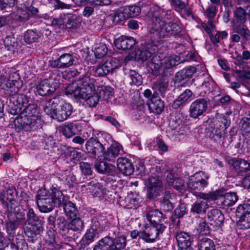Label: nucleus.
<instances>
[{
    "mask_svg": "<svg viewBox=\"0 0 250 250\" xmlns=\"http://www.w3.org/2000/svg\"><path fill=\"white\" fill-rule=\"evenodd\" d=\"M148 15L152 21V27L150 32L152 35L150 37V40L142 41L138 53L139 59L142 61H146L157 51L156 42L171 36L179 37L182 36V27L176 22L169 21L170 15L168 11L152 5Z\"/></svg>",
    "mask_w": 250,
    "mask_h": 250,
    "instance_id": "nucleus-1",
    "label": "nucleus"
},
{
    "mask_svg": "<svg viewBox=\"0 0 250 250\" xmlns=\"http://www.w3.org/2000/svg\"><path fill=\"white\" fill-rule=\"evenodd\" d=\"M95 80L89 74L79 78L76 85L68 86L65 91L67 95H71L77 99H84L89 107H95L99 101V96L95 91Z\"/></svg>",
    "mask_w": 250,
    "mask_h": 250,
    "instance_id": "nucleus-2",
    "label": "nucleus"
},
{
    "mask_svg": "<svg viewBox=\"0 0 250 250\" xmlns=\"http://www.w3.org/2000/svg\"><path fill=\"white\" fill-rule=\"evenodd\" d=\"M14 121L16 130L29 131L40 126L42 121L35 104H29L18 114Z\"/></svg>",
    "mask_w": 250,
    "mask_h": 250,
    "instance_id": "nucleus-3",
    "label": "nucleus"
},
{
    "mask_svg": "<svg viewBox=\"0 0 250 250\" xmlns=\"http://www.w3.org/2000/svg\"><path fill=\"white\" fill-rule=\"evenodd\" d=\"M39 210L42 213H49L56 207H60L64 200L62 192L53 188L50 192L45 188L38 191L36 197Z\"/></svg>",
    "mask_w": 250,
    "mask_h": 250,
    "instance_id": "nucleus-4",
    "label": "nucleus"
},
{
    "mask_svg": "<svg viewBox=\"0 0 250 250\" xmlns=\"http://www.w3.org/2000/svg\"><path fill=\"white\" fill-rule=\"evenodd\" d=\"M5 213L8 218L5 226L8 234L14 232L20 225L24 224L25 213L19 206H9L5 208Z\"/></svg>",
    "mask_w": 250,
    "mask_h": 250,
    "instance_id": "nucleus-5",
    "label": "nucleus"
},
{
    "mask_svg": "<svg viewBox=\"0 0 250 250\" xmlns=\"http://www.w3.org/2000/svg\"><path fill=\"white\" fill-rule=\"evenodd\" d=\"M126 243V237L123 234L115 238L108 235L100 240L93 250H123Z\"/></svg>",
    "mask_w": 250,
    "mask_h": 250,
    "instance_id": "nucleus-6",
    "label": "nucleus"
},
{
    "mask_svg": "<svg viewBox=\"0 0 250 250\" xmlns=\"http://www.w3.org/2000/svg\"><path fill=\"white\" fill-rule=\"evenodd\" d=\"M29 102L28 97L23 94L16 93L10 95L6 99L9 112L12 115H17L26 107Z\"/></svg>",
    "mask_w": 250,
    "mask_h": 250,
    "instance_id": "nucleus-7",
    "label": "nucleus"
},
{
    "mask_svg": "<svg viewBox=\"0 0 250 250\" xmlns=\"http://www.w3.org/2000/svg\"><path fill=\"white\" fill-rule=\"evenodd\" d=\"M105 145L97 137H91L85 143V152L90 158L98 159L103 156Z\"/></svg>",
    "mask_w": 250,
    "mask_h": 250,
    "instance_id": "nucleus-8",
    "label": "nucleus"
},
{
    "mask_svg": "<svg viewBox=\"0 0 250 250\" xmlns=\"http://www.w3.org/2000/svg\"><path fill=\"white\" fill-rule=\"evenodd\" d=\"M208 173L202 171L196 172L189 177L187 185L191 190L202 191L208 186Z\"/></svg>",
    "mask_w": 250,
    "mask_h": 250,
    "instance_id": "nucleus-9",
    "label": "nucleus"
},
{
    "mask_svg": "<svg viewBox=\"0 0 250 250\" xmlns=\"http://www.w3.org/2000/svg\"><path fill=\"white\" fill-rule=\"evenodd\" d=\"M235 214L239 218L238 225L240 229H250V204L239 205L237 207Z\"/></svg>",
    "mask_w": 250,
    "mask_h": 250,
    "instance_id": "nucleus-10",
    "label": "nucleus"
},
{
    "mask_svg": "<svg viewBox=\"0 0 250 250\" xmlns=\"http://www.w3.org/2000/svg\"><path fill=\"white\" fill-rule=\"evenodd\" d=\"M166 228V227L164 224L146 227L142 230L141 239L146 243H153L155 241L158 236L164 232Z\"/></svg>",
    "mask_w": 250,
    "mask_h": 250,
    "instance_id": "nucleus-11",
    "label": "nucleus"
},
{
    "mask_svg": "<svg viewBox=\"0 0 250 250\" xmlns=\"http://www.w3.org/2000/svg\"><path fill=\"white\" fill-rule=\"evenodd\" d=\"M119 66V62L116 59H110L104 63H100L97 66L94 71V75L97 77L104 76L112 73Z\"/></svg>",
    "mask_w": 250,
    "mask_h": 250,
    "instance_id": "nucleus-12",
    "label": "nucleus"
},
{
    "mask_svg": "<svg viewBox=\"0 0 250 250\" xmlns=\"http://www.w3.org/2000/svg\"><path fill=\"white\" fill-rule=\"evenodd\" d=\"M147 188V196L149 199L160 194L163 190V183L158 177H150L146 181Z\"/></svg>",
    "mask_w": 250,
    "mask_h": 250,
    "instance_id": "nucleus-13",
    "label": "nucleus"
},
{
    "mask_svg": "<svg viewBox=\"0 0 250 250\" xmlns=\"http://www.w3.org/2000/svg\"><path fill=\"white\" fill-rule=\"evenodd\" d=\"M58 106L51 119L56 120L58 122H63L67 120L72 114L73 108L70 104L64 102L62 99V103Z\"/></svg>",
    "mask_w": 250,
    "mask_h": 250,
    "instance_id": "nucleus-14",
    "label": "nucleus"
},
{
    "mask_svg": "<svg viewBox=\"0 0 250 250\" xmlns=\"http://www.w3.org/2000/svg\"><path fill=\"white\" fill-rule=\"evenodd\" d=\"M61 103L62 99L58 96L52 99H43L40 105L42 107L43 110L46 114L52 118L54 112L57 110V107Z\"/></svg>",
    "mask_w": 250,
    "mask_h": 250,
    "instance_id": "nucleus-15",
    "label": "nucleus"
},
{
    "mask_svg": "<svg viewBox=\"0 0 250 250\" xmlns=\"http://www.w3.org/2000/svg\"><path fill=\"white\" fill-rule=\"evenodd\" d=\"M208 107L206 99L200 98L192 102L189 107V114L191 117L196 119L206 112Z\"/></svg>",
    "mask_w": 250,
    "mask_h": 250,
    "instance_id": "nucleus-16",
    "label": "nucleus"
},
{
    "mask_svg": "<svg viewBox=\"0 0 250 250\" xmlns=\"http://www.w3.org/2000/svg\"><path fill=\"white\" fill-rule=\"evenodd\" d=\"M178 249L177 250H193L191 243L193 241V237L189 233L180 231L176 235Z\"/></svg>",
    "mask_w": 250,
    "mask_h": 250,
    "instance_id": "nucleus-17",
    "label": "nucleus"
},
{
    "mask_svg": "<svg viewBox=\"0 0 250 250\" xmlns=\"http://www.w3.org/2000/svg\"><path fill=\"white\" fill-rule=\"evenodd\" d=\"M75 61L72 54L65 53L60 56L57 59L50 62V66L53 68H65L72 65Z\"/></svg>",
    "mask_w": 250,
    "mask_h": 250,
    "instance_id": "nucleus-18",
    "label": "nucleus"
},
{
    "mask_svg": "<svg viewBox=\"0 0 250 250\" xmlns=\"http://www.w3.org/2000/svg\"><path fill=\"white\" fill-rule=\"evenodd\" d=\"M148 71L152 75L157 76L165 72L163 64L159 56H154L146 64Z\"/></svg>",
    "mask_w": 250,
    "mask_h": 250,
    "instance_id": "nucleus-19",
    "label": "nucleus"
},
{
    "mask_svg": "<svg viewBox=\"0 0 250 250\" xmlns=\"http://www.w3.org/2000/svg\"><path fill=\"white\" fill-rule=\"evenodd\" d=\"M16 196L17 191L13 188H7L0 194V199L5 208H8L12 205V206H18V203L15 200Z\"/></svg>",
    "mask_w": 250,
    "mask_h": 250,
    "instance_id": "nucleus-20",
    "label": "nucleus"
},
{
    "mask_svg": "<svg viewBox=\"0 0 250 250\" xmlns=\"http://www.w3.org/2000/svg\"><path fill=\"white\" fill-rule=\"evenodd\" d=\"M207 218L210 225L213 227H220L224 223V216L221 211L217 209H212L208 211Z\"/></svg>",
    "mask_w": 250,
    "mask_h": 250,
    "instance_id": "nucleus-21",
    "label": "nucleus"
},
{
    "mask_svg": "<svg viewBox=\"0 0 250 250\" xmlns=\"http://www.w3.org/2000/svg\"><path fill=\"white\" fill-rule=\"evenodd\" d=\"M15 8L16 10L13 9L9 15L7 16L8 17V21L10 19H12L16 21L25 22L31 18V14L26 9L16 8V7Z\"/></svg>",
    "mask_w": 250,
    "mask_h": 250,
    "instance_id": "nucleus-22",
    "label": "nucleus"
},
{
    "mask_svg": "<svg viewBox=\"0 0 250 250\" xmlns=\"http://www.w3.org/2000/svg\"><path fill=\"white\" fill-rule=\"evenodd\" d=\"M116 47L119 50L131 49L136 43L135 40L132 37L122 36L114 42Z\"/></svg>",
    "mask_w": 250,
    "mask_h": 250,
    "instance_id": "nucleus-23",
    "label": "nucleus"
},
{
    "mask_svg": "<svg viewBox=\"0 0 250 250\" xmlns=\"http://www.w3.org/2000/svg\"><path fill=\"white\" fill-rule=\"evenodd\" d=\"M117 164L118 169L124 175H130L134 171V166L128 158H119Z\"/></svg>",
    "mask_w": 250,
    "mask_h": 250,
    "instance_id": "nucleus-24",
    "label": "nucleus"
},
{
    "mask_svg": "<svg viewBox=\"0 0 250 250\" xmlns=\"http://www.w3.org/2000/svg\"><path fill=\"white\" fill-rule=\"evenodd\" d=\"M232 165L237 176L242 175L250 171V161L243 159H237L233 161Z\"/></svg>",
    "mask_w": 250,
    "mask_h": 250,
    "instance_id": "nucleus-25",
    "label": "nucleus"
},
{
    "mask_svg": "<svg viewBox=\"0 0 250 250\" xmlns=\"http://www.w3.org/2000/svg\"><path fill=\"white\" fill-rule=\"evenodd\" d=\"M55 90V87L50 85L47 80L42 81L36 86V93L42 96H49Z\"/></svg>",
    "mask_w": 250,
    "mask_h": 250,
    "instance_id": "nucleus-26",
    "label": "nucleus"
},
{
    "mask_svg": "<svg viewBox=\"0 0 250 250\" xmlns=\"http://www.w3.org/2000/svg\"><path fill=\"white\" fill-rule=\"evenodd\" d=\"M147 104L150 111L156 114H160L164 109V102L155 94H153L152 97L148 101Z\"/></svg>",
    "mask_w": 250,
    "mask_h": 250,
    "instance_id": "nucleus-27",
    "label": "nucleus"
},
{
    "mask_svg": "<svg viewBox=\"0 0 250 250\" xmlns=\"http://www.w3.org/2000/svg\"><path fill=\"white\" fill-rule=\"evenodd\" d=\"M26 218H25V225L29 226L39 227L41 223L40 217L35 213L34 210L31 208H28L26 213Z\"/></svg>",
    "mask_w": 250,
    "mask_h": 250,
    "instance_id": "nucleus-28",
    "label": "nucleus"
},
{
    "mask_svg": "<svg viewBox=\"0 0 250 250\" xmlns=\"http://www.w3.org/2000/svg\"><path fill=\"white\" fill-rule=\"evenodd\" d=\"M223 131V127L220 128L212 123L207 129V134L210 140L217 142L222 137Z\"/></svg>",
    "mask_w": 250,
    "mask_h": 250,
    "instance_id": "nucleus-29",
    "label": "nucleus"
},
{
    "mask_svg": "<svg viewBox=\"0 0 250 250\" xmlns=\"http://www.w3.org/2000/svg\"><path fill=\"white\" fill-rule=\"evenodd\" d=\"M172 193L169 191H166L163 194L162 199L160 201V208L165 212L171 211L174 208L173 204L172 203Z\"/></svg>",
    "mask_w": 250,
    "mask_h": 250,
    "instance_id": "nucleus-30",
    "label": "nucleus"
},
{
    "mask_svg": "<svg viewBox=\"0 0 250 250\" xmlns=\"http://www.w3.org/2000/svg\"><path fill=\"white\" fill-rule=\"evenodd\" d=\"M208 208L209 205L206 201L199 200L191 205L190 211L193 215H203Z\"/></svg>",
    "mask_w": 250,
    "mask_h": 250,
    "instance_id": "nucleus-31",
    "label": "nucleus"
},
{
    "mask_svg": "<svg viewBox=\"0 0 250 250\" xmlns=\"http://www.w3.org/2000/svg\"><path fill=\"white\" fill-rule=\"evenodd\" d=\"M233 30L245 39L250 37V31L245 24V22L233 21Z\"/></svg>",
    "mask_w": 250,
    "mask_h": 250,
    "instance_id": "nucleus-32",
    "label": "nucleus"
},
{
    "mask_svg": "<svg viewBox=\"0 0 250 250\" xmlns=\"http://www.w3.org/2000/svg\"><path fill=\"white\" fill-rule=\"evenodd\" d=\"M196 68L193 66L186 67L176 74V80L180 82L183 81H187L192 77L196 72Z\"/></svg>",
    "mask_w": 250,
    "mask_h": 250,
    "instance_id": "nucleus-33",
    "label": "nucleus"
},
{
    "mask_svg": "<svg viewBox=\"0 0 250 250\" xmlns=\"http://www.w3.org/2000/svg\"><path fill=\"white\" fill-rule=\"evenodd\" d=\"M192 95V92L190 90L188 89H185L174 101L172 105V108L177 109L181 106H183Z\"/></svg>",
    "mask_w": 250,
    "mask_h": 250,
    "instance_id": "nucleus-34",
    "label": "nucleus"
},
{
    "mask_svg": "<svg viewBox=\"0 0 250 250\" xmlns=\"http://www.w3.org/2000/svg\"><path fill=\"white\" fill-rule=\"evenodd\" d=\"M95 168L96 171L100 174L112 173L117 171L115 166L104 161L96 163L95 165Z\"/></svg>",
    "mask_w": 250,
    "mask_h": 250,
    "instance_id": "nucleus-35",
    "label": "nucleus"
},
{
    "mask_svg": "<svg viewBox=\"0 0 250 250\" xmlns=\"http://www.w3.org/2000/svg\"><path fill=\"white\" fill-rule=\"evenodd\" d=\"M238 199V197L235 192H224L220 204L224 208L230 207L235 204Z\"/></svg>",
    "mask_w": 250,
    "mask_h": 250,
    "instance_id": "nucleus-36",
    "label": "nucleus"
},
{
    "mask_svg": "<svg viewBox=\"0 0 250 250\" xmlns=\"http://www.w3.org/2000/svg\"><path fill=\"white\" fill-rule=\"evenodd\" d=\"M120 147L116 144H113L107 148L106 151L103 152V156L104 160L108 161H114L119 155Z\"/></svg>",
    "mask_w": 250,
    "mask_h": 250,
    "instance_id": "nucleus-37",
    "label": "nucleus"
},
{
    "mask_svg": "<svg viewBox=\"0 0 250 250\" xmlns=\"http://www.w3.org/2000/svg\"><path fill=\"white\" fill-rule=\"evenodd\" d=\"M196 247L197 248L198 250H215L213 241L207 237L199 239Z\"/></svg>",
    "mask_w": 250,
    "mask_h": 250,
    "instance_id": "nucleus-38",
    "label": "nucleus"
},
{
    "mask_svg": "<svg viewBox=\"0 0 250 250\" xmlns=\"http://www.w3.org/2000/svg\"><path fill=\"white\" fill-rule=\"evenodd\" d=\"M64 212L67 216L70 218L75 217L77 215L78 211L75 205L70 201H65L62 203Z\"/></svg>",
    "mask_w": 250,
    "mask_h": 250,
    "instance_id": "nucleus-39",
    "label": "nucleus"
},
{
    "mask_svg": "<svg viewBox=\"0 0 250 250\" xmlns=\"http://www.w3.org/2000/svg\"><path fill=\"white\" fill-rule=\"evenodd\" d=\"M162 213L158 209H152L146 213V217L151 225H157L161 224L159 222L162 218Z\"/></svg>",
    "mask_w": 250,
    "mask_h": 250,
    "instance_id": "nucleus-40",
    "label": "nucleus"
},
{
    "mask_svg": "<svg viewBox=\"0 0 250 250\" xmlns=\"http://www.w3.org/2000/svg\"><path fill=\"white\" fill-rule=\"evenodd\" d=\"M212 123L214 125L220 128L223 127V130H226L230 124V119L229 116L221 114L213 119Z\"/></svg>",
    "mask_w": 250,
    "mask_h": 250,
    "instance_id": "nucleus-41",
    "label": "nucleus"
},
{
    "mask_svg": "<svg viewBox=\"0 0 250 250\" xmlns=\"http://www.w3.org/2000/svg\"><path fill=\"white\" fill-rule=\"evenodd\" d=\"M153 88L155 90L154 94L157 96L160 94L162 97L164 98L168 88V83L162 80L157 81L154 83Z\"/></svg>",
    "mask_w": 250,
    "mask_h": 250,
    "instance_id": "nucleus-42",
    "label": "nucleus"
},
{
    "mask_svg": "<svg viewBox=\"0 0 250 250\" xmlns=\"http://www.w3.org/2000/svg\"><path fill=\"white\" fill-rule=\"evenodd\" d=\"M125 74L128 75L130 83L137 86L140 85L143 83V78L138 72L133 70H125Z\"/></svg>",
    "mask_w": 250,
    "mask_h": 250,
    "instance_id": "nucleus-43",
    "label": "nucleus"
},
{
    "mask_svg": "<svg viewBox=\"0 0 250 250\" xmlns=\"http://www.w3.org/2000/svg\"><path fill=\"white\" fill-rule=\"evenodd\" d=\"M180 57L178 56H169L161 59L165 70L170 69L180 63Z\"/></svg>",
    "mask_w": 250,
    "mask_h": 250,
    "instance_id": "nucleus-44",
    "label": "nucleus"
},
{
    "mask_svg": "<svg viewBox=\"0 0 250 250\" xmlns=\"http://www.w3.org/2000/svg\"><path fill=\"white\" fill-rule=\"evenodd\" d=\"M78 124L70 123L64 126L62 129L63 134L67 138H70L77 134L79 131Z\"/></svg>",
    "mask_w": 250,
    "mask_h": 250,
    "instance_id": "nucleus-45",
    "label": "nucleus"
},
{
    "mask_svg": "<svg viewBox=\"0 0 250 250\" xmlns=\"http://www.w3.org/2000/svg\"><path fill=\"white\" fill-rule=\"evenodd\" d=\"M91 224L89 229L99 234L104 229L103 221L98 218L94 217L91 219Z\"/></svg>",
    "mask_w": 250,
    "mask_h": 250,
    "instance_id": "nucleus-46",
    "label": "nucleus"
},
{
    "mask_svg": "<svg viewBox=\"0 0 250 250\" xmlns=\"http://www.w3.org/2000/svg\"><path fill=\"white\" fill-rule=\"evenodd\" d=\"M15 5V0H0V11L10 12L13 11Z\"/></svg>",
    "mask_w": 250,
    "mask_h": 250,
    "instance_id": "nucleus-47",
    "label": "nucleus"
},
{
    "mask_svg": "<svg viewBox=\"0 0 250 250\" xmlns=\"http://www.w3.org/2000/svg\"><path fill=\"white\" fill-rule=\"evenodd\" d=\"M4 44L7 50L14 53L18 45L17 39L12 37H7L4 39Z\"/></svg>",
    "mask_w": 250,
    "mask_h": 250,
    "instance_id": "nucleus-48",
    "label": "nucleus"
},
{
    "mask_svg": "<svg viewBox=\"0 0 250 250\" xmlns=\"http://www.w3.org/2000/svg\"><path fill=\"white\" fill-rule=\"evenodd\" d=\"M75 231L68 224L62 227L60 233L65 238L74 239Z\"/></svg>",
    "mask_w": 250,
    "mask_h": 250,
    "instance_id": "nucleus-49",
    "label": "nucleus"
},
{
    "mask_svg": "<svg viewBox=\"0 0 250 250\" xmlns=\"http://www.w3.org/2000/svg\"><path fill=\"white\" fill-rule=\"evenodd\" d=\"M98 90L99 98L103 100L107 101L113 96L112 89L110 87H102Z\"/></svg>",
    "mask_w": 250,
    "mask_h": 250,
    "instance_id": "nucleus-50",
    "label": "nucleus"
},
{
    "mask_svg": "<svg viewBox=\"0 0 250 250\" xmlns=\"http://www.w3.org/2000/svg\"><path fill=\"white\" fill-rule=\"evenodd\" d=\"M68 225L76 232H80L84 228V223L80 218H75L70 222H68Z\"/></svg>",
    "mask_w": 250,
    "mask_h": 250,
    "instance_id": "nucleus-51",
    "label": "nucleus"
},
{
    "mask_svg": "<svg viewBox=\"0 0 250 250\" xmlns=\"http://www.w3.org/2000/svg\"><path fill=\"white\" fill-rule=\"evenodd\" d=\"M107 47L104 43H99L95 47L94 52L96 58L100 59L104 57L107 53Z\"/></svg>",
    "mask_w": 250,
    "mask_h": 250,
    "instance_id": "nucleus-52",
    "label": "nucleus"
},
{
    "mask_svg": "<svg viewBox=\"0 0 250 250\" xmlns=\"http://www.w3.org/2000/svg\"><path fill=\"white\" fill-rule=\"evenodd\" d=\"M39 231L40 227L26 226L24 228L25 235L29 238L27 240L35 239L34 238L36 236L37 234L39 233Z\"/></svg>",
    "mask_w": 250,
    "mask_h": 250,
    "instance_id": "nucleus-53",
    "label": "nucleus"
},
{
    "mask_svg": "<svg viewBox=\"0 0 250 250\" xmlns=\"http://www.w3.org/2000/svg\"><path fill=\"white\" fill-rule=\"evenodd\" d=\"M137 195L136 194L135 196L134 197L133 192L130 191L128 193L127 196L125 197V200L128 203L126 204L127 208H136L138 206V199L137 198Z\"/></svg>",
    "mask_w": 250,
    "mask_h": 250,
    "instance_id": "nucleus-54",
    "label": "nucleus"
},
{
    "mask_svg": "<svg viewBox=\"0 0 250 250\" xmlns=\"http://www.w3.org/2000/svg\"><path fill=\"white\" fill-rule=\"evenodd\" d=\"M24 41L28 43L35 42L39 38L38 34L32 30H28L24 33Z\"/></svg>",
    "mask_w": 250,
    "mask_h": 250,
    "instance_id": "nucleus-55",
    "label": "nucleus"
},
{
    "mask_svg": "<svg viewBox=\"0 0 250 250\" xmlns=\"http://www.w3.org/2000/svg\"><path fill=\"white\" fill-rule=\"evenodd\" d=\"M202 88L204 90V93L212 92L216 88V83L210 78L207 81H204L201 85Z\"/></svg>",
    "mask_w": 250,
    "mask_h": 250,
    "instance_id": "nucleus-56",
    "label": "nucleus"
},
{
    "mask_svg": "<svg viewBox=\"0 0 250 250\" xmlns=\"http://www.w3.org/2000/svg\"><path fill=\"white\" fill-rule=\"evenodd\" d=\"M127 17H135L139 15L141 12L140 7L136 5H130L125 9Z\"/></svg>",
    "mask_w": 250,
    "mask_h": 250,
    "instance_id": "nucleus-57",
    "label": "nucleus"
},
{
    "mask_svg": "<svg viewBox=\"0 0 250 250\" xmlns=\"http://www.w3.org/2000/svg\"><path fill=\"white\" fill-rule=\"evenodd\" d=\"M235 73L237 75L242 85H244V83L246 82L247 80H250V71L236 70Z\"/></svg>",
    "mask_w": 250,
    "mask_h": 250,
    "instance_id": "nucleus-58",
    "label": "nucleus"
},
{
    "mask_svg": "<svg viewBox=\"0 0 250 250\" xmlns=\"http://www.w3.org/2000/svg\"><path fill=\"white\" fill-rule=\"evenodd\" d=\"M90 191L94 197H101L103 195V186L99 183L94 184L89 188Z\"/></svg>",
    "mask_w": 250,
    "mask_h": 250,
    "instance_id": "nucleus-59",
    "label": "nucleus"
},
{
    "mask_svg": "<svg viewBox=\"0 0 250 250\" xmlns=\"http://www.w3.org/2000/svg\"><path fill=\"white\" fill-rule=\"evenodd\" d=\"M246 12L241 7H239L236 9L234 13V17L235 19L234 21H239V22H245L246 21Z\"/></svg>",
    "mask_w": 250,
    "mask_h": 250,
    "instance_id": "nucleus-60",
    "label": "nucleus"
},
{
    "mask_svg": "<svg viewBox=\"0 0 250 250\" xmlns=\"http://www.w3.org/2000/svg\"><path fill=\"white\" fill-rule=\"evenodd\" d=\"M66 20H67V14H61L58 18H54L51 21L52 25L58 26L61 27L62 26L63 28L65 27V23L66 22Z\"/></svg>",
    "mask_w": 250,
    "mask_h": 250,
    "instance_id": "nucleus-61",
    "label": "nucleus"
},
{
    "mask_svg": "<svg viewBox=\"0 0 250 250\" xmlns=\"http://www.w3.org/2000/svg\"><path fill=\"white\" fill-rule=\"evenodd\" d=\"M99 237V234L97 233L88 229L84 235L83 239L89 244L93 242L96 238Z\"/></svg>",
    "mask_w": 250,
    "mask_h": 250,
    "instance_id": "nucleus-62",
    "label": "nucleus"
},
{
    "mask_svg": "<svg viewBox=\"0 0 250 250\" xmlns=\"http://www.w3.org/2000/svg\"><path fill=\"white\" fill-rule=\"evenodd\" d=\"M112 21L115 23H118L123 21L125 20L127 18L126 14L125 12L121 10H118L114 13L112 16Z\"/></svg>",
    "mask_w": 250,
    "mask_h": 250,
    "instance_id": "nucleus-63",
    "label": "nucleus"
},
{
    "mask_svg": "<svg viewBox=\"0 0 250 250\" xmlns=\"http://www.w3.org/2000/svg\"><path fill=\"white\" fill-rule=\"evenodd\" d=\"M79 167L81 172L86 176L92 174V169L90 165L86 162H82L79 163Z\"/></svg>",
    "mask_w": 250,
    "mask_h": 250,
    "instance_id": "nucleus-64",
    "label": "nucleus"
}]
</instances>
